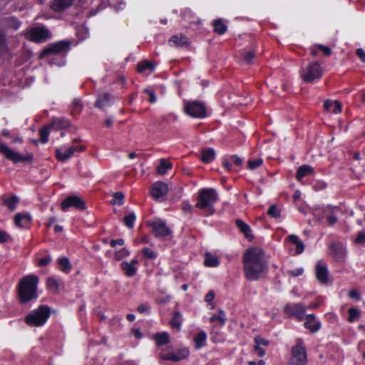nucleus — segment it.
<instances>
[{
  "mask_svg": "<svg viewBox=\"0 0 365 365\" xmlns=\"http://www.w3.org/2000/svg\"><path fill=\"white\" fill-rule=\"evenodd\" d=\"M70 207H74L79 210L86 209L84 201L79 197L76 195L67 197L61 203V210L67 211Z\"/></svg>",
  "mask_w": 365,
  "mask_h": 365,
  "instance_id": "13",
  "label": "nucleus"
},
{
  "mask_svg": "<svg viewBox=\"0 0 365 365\" xmlns=\"http://www.w3.org/2000/svg\"><path fill=\"white\" fill-rule=\"evenodd\" d=\"M150 309L149 305L146 304H141L138 307L137 310L140 314L146 313L149 314L150 313Z\"/></svg>",
  "mask_w": 365,
  "mask_h": 365,
  "instance_id": "55",
  "label": "nucleus"
},
{
  "mask_svg": "<svg viewBox=\"0 0 365 365\" xmlns=\"http://www.w3.org/2000/svg\"><path fill=\"white\" fill-rule=\"evenodd\" d=\"M338 209L336 207H332L331 205H328L327 207H324L323 209V212L324 214H327V212H329L328 215H327V220L328 225L332 226L336 223L338 221V217L334 214V210Z\"/></svg>",
  "mask_w": 365,
  "mask_h": 365,
  "instance_id": "30",
  "label": "nucleus"
},
{
  "mask_svg": "<svg viewBox=\"0 0 365 365\" xmlns=\"http://www.w3.org/2000/svg\"><path fill=\"white\" fill-rule=\"evenodd\" d=\"M19 200V198L16 195H12L9 197H2V205L6 206L10 211H14Z\"/></svg>",
  "mask_w": 365,
  "mask_h": 365,
  "instance_id": "31",
  "label": "nucleus"
},
{
  "mask_svg": "<svg viewBox=\"0 0 365 365\" xmlns=\"http://www.w3.org/2000/svg\"><path fill=\"white\" fill-rule=\"evenodd\" d=\"M38 277L34 274L24 277L17 286L19 300L21 304H27L38 298Z\"/></svg>",
  "mask_w": 365,
  "mask_h": 365,
  "instance_id": "2",
  "label": "nucleus"
},
{
  "mask_svg": "<svg viewBox=\"0 0 365 365\" xmlns=\"http://www.w3.org/2000/svg\"><path fill=\"white\" fill-rule=\"evenodd\" d=\"M218 199L219 196L215 189L202 188L198 192L195 207L202 210L206 216H210L215 213L214 205Z\"/></svg>",
  "mask_w": 365,
  "mask_h": 365,
  "instance_id": "3",
  "label": "nucleus"
},
{
  "mask_svg": "<svg viewBox=\"0 0 365 365\" xmlns=\"http://www.w3.org/2000/svg\"><path fill=\"white\" fill-rule=\"evenodd\" d=\"M283 311L288 317L295 318L301 322L304 318L306 308L301 303H289L284 306Z\"/></svg>",
  "mask_w": 365,
  "mask_h": 365,
  "instance_id": "11",
  "label": "nucleus"
},
{
  "mask_svg": "<svg viewBox=\"0 0 365 365\" xmlns=\"http://www.w3.org/2000/svg\"><path fill=\"white\" fill-rule=\"evenodd\" d=\"M113 101V96L108 93H105L98 96L97 101L95 103V106L100 109H103L108 106H111Z\"/></svg>",
  "mask_w": 365,
  "mask_h": 365,
  "instance_id": "22",
  "label": "nucleus"
},
{
  "mask_svg": "<svg viewBox=\"0 0 365 365\" xmlns=\"http://www.w3.org/2000/svg\"><path fill=\"white\" fill-rule=\"evenodd\" d=\"M324 108L326 110L334 114H338L341 112V104L338 101H332L331 100H327L324 103Z\"/></svg>",
  "mask_w": 365,
  "mask_h": 365,
  "instance_id": "26",
  "label": "nucleus"
},
{
  "mask_svg": "<svg viewBox=\"0 0 365 365\" xmlns=\"http://www.w3.org/2000/svg\"><path fill=\"white\" fill-rule=\"evenodd\" d=\"M26 38L35 43H42L51 37V33L45 27H34L25 34Z\"/></svg>",
  "mask_w": 365,
  "mask_h": 365,
  "instance_id": "9",
  "label": "nucleus"
},
{
  "mask_svg": "<svg viewBox=\"0 0 365 365\" xmlns=\"http://www.w3.org/2000/svg\"><path fill=\"white\" fill-rule=\"evenodd\" d=\"M168 192V185L163 182H156L152 185L150 193L155 199L165 196Z\"/></svg>",
  "mask_w": 365,
  "mask_h": 365,
  "instance_id": "17",
  "label": "nucleus"
},
{
  "mask_svg": "<svg viewBox=\"0 0 365 365\" xmlns=\"http://www.w3.org/2000/svg\"><path fill=\"white\" fill-rule=\"evenodd\" d=\"M144 92L146 93L149 96V102L150 103H154L156 102V96L155 91L151 89H145Z\"/></svg>",
  "mask_w": 365,
  "mask_h": 365,
  "instance_id": "56",
  "label": "nucleus"
},
{
  "mask_svg": "<svg viewBox=\"0 0 365 365\" xmlns=\"http://www.w3.org/2000/svg\"><path fill=\"white\" fill-rule=\"evenodd\" d=\"M146 70H154V66L148 61H144L138 63V71L139 73H143Z\"/></svg>",
  "mask_w": 365,
  "mask_h": 365,
  "instance_id": "43",
  "label": "nucleus"
},
{
  "mask_svg": "<svg viewBox=\"0 0 365 365\" xmlns=\"http://www.w3.org/2000/svg\"><path fill=\"white\" fill-rule=\"evenodd\" d=\"M46 284L47 287L52 290L57 291L58 289V282L53 277H49L47 279Z\"/></svg>",
  "mask_w": 365,
  "mask_h": 365,
  "instance_id": "51",
  "label": "nucleus"
},
{
  "mask_svg": "<svg viewBox=\"0 0 365 365\" xmlns=\"http://www.w3.org/2000/svg\"><path fill=\"white\" fill-rule=\"evenodd\" d=\"M349 297L351 299H355L357 301L361 299V296L359 292L356 289L351 290L349 293Z\"/></svg>",
  "mask_w": 365,
  "mask_h": 365,
  "instance_id": "64",
  "label": "nucleus"
},
{
  "mask_svg": "<svg viewBox=\"0 0 365 365\" xmlns=\"http://www.w3.org/2000/svg\"><path fill=\"white\" fill-rule=\"evenodd\" d=\"M267 215L274 218H278L280 217V210L275 205H273L268 209Z\"/></svg>",
  "mask_w": 365,
  "mask_h": 365,
  "instance_id": "50",
  "label": "nucleus"
},
{
  "mask_svg": "<svg viewBox=\"0 0 365 365\" xmlns=\"http://www.w3.org/2000/svg\"><path fill=\"white\" fill-rule=\"evenodd\" d=\"M148 225L152 227L153 233L157 238H165L172 235V230L168 227L165 220L158 219L149 221Z\"/></svg>",
  "mask_w": 365,
  "mask_h": 365,
  "instance_id": "10",
  "label": "nucleus"
},
{
  "mask_svg": "<svg viewBox=\"0 0 365 365\" xmlns=\"http://www.w3.org/2000/svg\"><path fill=\"white\" fill-rule=\"evenodd\" d=\"M181 207L185 212H191L192 210V206L187 201L182 202Z\"/></svg>",
  "mask_w": 365,
  "mask_h": 365,
  "instance_id": "61",
  "label": "nucleus"
},
{
  "mask_svg": "<svg viewBox=\"0 0 365 365\" xmlns=\"http://www.w3.org/2000/svg\"><path fill=\"white\" fill-rule=\"evenodd\" d=\"M254 57L255 53L252 51H245L243 55V61L247 64H251Z\"/></svg>",
  "mask_w": 365,
  "mask_h": 365,
  "instance_id": "52",
  "label": "nucleus"
},
{
  "mask_svg": "<svg viewBox=\"0 0 365 365\" xmlns=\"http://www.w3.org/2000/svg\"><path fill=\"white\" fill-rule=\"evenodd\" d=\"M215 151L213 148H205L201 151V160L205 163H209L215 158Z\"/></svg>",
  "mask_w": 365,
  "mask_h": 365,
  "instance_id": "32",
  "label": "nucleus"
},
{
  "mask_svg": "<svg viewBox=\"0 0 365 365\" xmlns=\"http://www.w3.org/2000/svg\"><path fill=\"white\" fill-rule=\"evenodd\" d=\"M235 224L237 228L240 230V231L245 235V237L249 241H252L253 240L254 237L252 235L251 228L247 223H245L243 220L240 219H237L235 221Z\"/></svg>",
  "mask_w": 365,
  "mask_h": 365,
  "instance_id": "25",
  "label": "nucleus"
},
{
  "mask_svg": "<svg viewBox=\"0 0 365 365\" xmlns=\"http://www.w3.org/2000/svg\"><path fill=\"white\" fill-rule=\"evenodd\" d=\"M158 346L166 345L170 342V336L167 332L157 333L153 336Z\"/></svg>",
  "mask_w": 365,
  "mask_h": 365,
  "instance_id": "34",
  "label": "nucleus"
},
{
  "mask_svg": "<svg viewBox=\"0 0 365 365\" xmlns=\"http://www.w3.org/2000/svg\"><path fill=\"white\" fill-rule=\"evenodd\" d=\"M254 341L255 344L257 346H263L264 347L268 346L269 344V341L267 339L262 338L260 336H256L254 338Z\"/></svg>",
  "mask_w": 365,
  "mask_h": 365,
  "instance_id": "53",
  "label": "nucleus"
},
{
  "mask_svg": "<svg viewBox=\"0 0 365 365\" xmlns=\"http://www.w3.org/2000/svg\"><path fill=\"white\" fill-rule=\"evenodd\" d=\"M304 269L302 267L297 268L294 270H289L287 273L292 277H298L303 274Z\"/></svg>",
  "mask_w": 365,
  "mask_h": 365,
  "instance_id": "58",
  "label": "nucleus"
},
{
  "mask_svg": "<svg viewBox=\"0 0 365 365\" xmlns=\"http://www.w3.org/2000/svg\"><path fill=\"white\" fill-rule=\"evenodd\" d=\"M56 158L61 162H64L71 157V154L68 152V149L63 153L61 149L56 148L55 150Z\"/></svg>",
  "mask_w": 365,
  "mask_h": 365,
  "instance_id": "41",
  "label": "nucleus"
},
{
  "mask_svg": "<svg viewBox=\"0 0 365 365\" xmlns=\"http://www.w3.org/2000/svg\"><path fill=\"white\" fill-rule=\"evenodd\" d=\"M8 47L6 40V34L4 31L0 30V53L7 52Z\"/></svg>",
  "mask_w": 365,
  "mask_h": 365,
  "instance_id": "46",
  "label": "nucleus"
},
{
  "mask_svg": "<svg viewBox=\"0 0 365 365\" xmlns=\"http://www.w3.org/2000/svg\"><path fill=\"white\" fill-rule=\"evenodd\" d=\"M136 220V216L134 212H130V214L125 215L123 217V223L124 225L129 229H131L134 226L135 221Z\"/></svg>",
  "mask_w": 365,
  "mask_h": 365,
  "instance_id": "39",
  "label": "nucleus"
},
{
  "mask_svg": "<svg viewBox=\"0 0 365 365\" xmlns=\"http://www.w3.org/2000/svg\"><path fill=\"white\" fill-rule=\"evenodd\" d=\"M315 274L317 280L322 284H327L329 280V273L327 267L319 262L315 267Z\"/></svg>",
  "mask_w": 365,
  "mask_h": 365,
  "instance_id": "16",
  "label": "nucleus"
},
{
  "mask_svg": "<svg viewBox=\"0 0 365 365\" xmlns=\"http://www.w3.org/2000/svg\"><path fill=\"white\" fill-rule=\"evenodd\" d=\"M254 350L257 353V355L259 357L264 356L266 354L265 349L263 348V346H257L255 344Z\"/></svg>",
  "mask_w": 365,
  "mask_h": 365,
  "instance_id": "59",
  "label": "nucleus"
},
{
  "mask_svg": "<svg viewBox=\"0 0 365 365\" xmlns=\"http://www.w3.org/2000/svg\"><path fill=\"white\" fill-rule=\"evenodd\" d=\"M0 26L4 29L17 30L21 26V22L14 16L4 17L0 20Z\"/></svg>",
  "mask_w": 365,
  "mask_h": 365,
  "instance_id": "19",
  "label": "nucleus"
},
{
  "mask_svg": "<svg viewBox=\"0 0 365 365\" xmlns=\"http://www.w3.org/2000/svg\"><path fill=\"white\" fill-rule=\"evenodd\" d=\"M169 43L172 46L182 47L190 44L188 38L185 35H174L169 39Z\"/></svg>",
  "mask_w": 365,
  "mask_h": 365,
  "instance_id": "23",
  "label": "nucleus"
},
{
  "mask_svg": "<svg viewBox=\"0 0 365 365\" xmlns=\"http://www.w3.org/2000/svg\"><path fill=\"white\" fill-rule=\"evenodd\" d=\"M31 215L28 212L17 213L14 217L15 225L19 227H26L31 222Z\"/></svg>",
  "mask_w": 365,
  "mask_h": 365,
  "instance_id": "21",
  "label": "nucleus"
},
{
  "mask_svg": "<svg viewBox=\"0 0 365 365\" xmlns=\"http://www.w3.org/2000/svg\"><path fill=\"white\" fill-rule=\"evenodd\" d=\"M212 25L214 26V31L219 35L224 34L227 30V26L220 19H215Z\"/></svg>",
  "mask_w": 365,
  "mask_h": 365,
  "instance_id": "35",
  "label": "nucleus"
},
{
  "mask_svg": "<svg viewBox=\"0 0 365 365\" xmlns=\"http://www.w3.org/2000/svg\"><path fill=\"white\" fill-rule=\"evenodd\" d=\"M210 322H219L221 324H225L226 322L225 313L220 309L217 314H214L210 319Z\"/></svg>",
  "mask_w": 365,
  "mask_h": 365,
  "instance_id": "40",
  "label": "nucleus"
},
{
  "mask_svg": "<svg viewBox=\"0 0 365 365\" xmlns=\"http://www.w3.org/2000/svg\"><path fill=\"white\" fill-rule=\"evenodd\" d=\"M52 262V257L51 256H46L39 259L38 265L40 267H45L49 264Z\"/></svg>",
  "mask_w": 365,
  "mask_h": 365,
  "instance_id": "54",
  "label": "nucleus"
},
{
  "mask_svg": "<svg viewBox=\"0 0 365 365\" xmlns=\"http://www.w3.org/2000/svg\"><path fill=\"white\" fill-rule=\"evenodd\" d=\"M9 237L10 236L6 232L0 230V243L8 242Z\"/></svg>",
  "mask_w": 365,
  "mask_h": 365,
  "instance_id": "60",
  "label": "nucleus"
},
{
  "mask_svg": "<svg viewBox=\"0 0 365 365\" xmlns=\"http://www.w3.org/2000/svg\"><path fill=\"white\" fill-rule=\"evenodd\" d=\"M71 43L68 41H61L56 43L51 44L44 48L41 54L40 58H43L46 56L51 55H62L65 54L70 50Z\"/></svg>",
  "mask_w": 365,
  "mask_h": 365,
  "instance_id": "6",
  "label": "nucleus"
},
{
  "mask_svg": "<svg viewBox=\"0 0 365 365\" xmlns=\"http://www.w3.org/2000/svg\"><path fill=\"white\" fill-rule=\"evenodd\" d=\"M58 261L62 272L64 273L70 272L72 267L68 257H64L59 258Z\"/></svg>",
  "mask_w": 365,
  "mask_h": 365,
  "instance_id": "37",
  "label": "nucleus"
},
{
  "mask_svg": "<svg viewBox=\"0 0 365 365\" xmlns=\"http://www.w3.org/2000/svg\"><path fill=\"white\" fill-rule=\"evenodd\" d=\"M330 255L337 262H342L344 261L346 252L345 247L341 242H331L329 246Z\"/></svg>",
  "mask_w": 365,
  "mask_h": 365,
  "instance_id": "15",
  "label": "nucleus"
},
{
  "mask_svg": "<svg viewBox=\"0 0 365 365\" xmlns=\"http://www.w3.org/2000/svg\"><path fill=\"white\" fill-rule=\"evenodd\" d=\"M190 355V351L187 348H182L178 349L177 351L169 352L166 354H160V358L165 361H179L180 360L187 359Z\"/></svg>",
  "mask_w": 365,
  "mask_h": 365,
  "instance_id": "14",
  "label": "nucleus"
},
{
  "mask_svg": "<svg viewBox=\"0 0 365 365\" xmlns=\"http://www.w3.org/2000/svg\"><path fill=\"white\" fill-rule=\"evenodd\" d=\"M242 262L245 277L247 280L257 281L264 277L268 272L264 252L259 247L247 249L243 255Z\"/></svg>",
  "mask_w": 365,
  "mask_h": 365,
  "instance_id": "1",
  "label": "nucleus"
},
{
  "mask_svg": "<svg viewBox=\"0 0 365 365\" xmlns=\"http://www.w3.org/2000/svg\"><path fill=\"white\" fill-rule=\"evenodd\" d=\"M172 164L165 159H161L160 161V164L158 166L157 171L159 174L163 175L165 174L168 170L171 169Z\"/></svg>",
  "mask_w": 365,
  "mask_h": 365,
  "instance_id": "38",
  "label": "nucleus"
},
{
  "mask_svg": "<svg viewBox=\"0 0 365 365\" xmlns=\"http://www.w3.org/2000/svg\"><path fill=\"white\" fill-rule=\"evenodd\" d=\"M142 254L143 256L149 259H154L157 257L158 255L155 252L153 251L152 250L144 247L141 250Z\"/></svg>",
  "mask_w": 365,
  "mask_h": 365,
  "instance_id": "49",
  "label": "nucleus"
},
{
  "mask_svg": "<svg viewBox=\"0 0 365 365\" xmlns=\"http://www.w3.org/2000/svg\"><path fill=\"white\" fill-rule=\"evenodd\" d=\"M295 245H296V254L299 255L304 252V245L302 242V241L299 240V242H297V243Z\"/></svg>",
  "mask_w": 365,
  "mask_h": 365,
  "instance_id": "62",
  "label": "nucleus"
},
{
  "mask_svg": "<svg viewBox=\"0 0 365 365\" xmlns=\"http://www.w3.org/2000/svg\"><path fill=\"white\" fill-rule=\"evenodd\" d=\"M304 326L306 329H309L312 333H316L320 329L321 323L319 321H316L314 314H310L307 315Z\"/></svg>",
  "mask_w": 365,
  "mask_h": 365,
  "instance_id": "20",
  "label": "nucleus"
},
{
  "mask_svg": "<svg viewBox=\"0 0 365 365\" xmlns=\"http://www.w3.org/2000/svg\"><path fill=\"white\" fill-rule=\"evenodd\" d=\"M49 128H51V127L48 125L43 126L39 130V135L41 137L40 140L42 143H46L48 142V135H49V131H48Z\"/></svg>",
  "mask_w": 365,
  "mask_h": 365,
  "instance_id": "42",
  "label": "nucleus"
},
{
  "mask_svg": "<svg viewBox=\"0 0 365 365\" xmlns=\"http://www.w3.org/2000/svg\"><path fill=\"white\" fill-rule=\"evenodd\" d=\"M182 323V316L180 312H175L173 314V319H171L170 324V326L173 328L180 330L181 328V325Z\"/></svg>",
  "mask_w": 365,
  "mask_h": 365,
  "instance_id": "36",
  "label": "nucleus"
},
{
  "mask_svg": "<svg viewBox=\"0 0 365 365\" xmlns=\"http://www.w3.org/2000/svg\"><path fill=\"white\" fill-rule=\"evenodd\" d=\"M355 242L365 245V233L362 232H359L355 240Z\"/></svg>",
  "mask_w": 365,
  "mask_h": 365,
  "instance_id": "63",
  "label": "nucleus"
},
{
  "mask_svg": "<svg viewBox=\"0 0 365 365\" xmlns=\"http://www.w3.org/2000/svg\"><path fill=\"white\" fill-rule=\"evenodd\" d=\"M205 266L207 267H216L220 264V260L216 255L207 252L205 254Z\"/></svg>",
  "mask_w": 365,
  "mask_h": 365,
  "instance_id": "29",
  "label": "nucleus"
},
{
  "mask_svg": "<svg viewBox=\"0 0 365 365\" xmlns=\"http://www.w3.org/2000/svg\"><path fill=\"white\" fill-rule=\"evenodd\" d=\"M138 264V261L135 259H132L130 262L124 261L120 263V268L124 271L126 276L131 277L136 274V265Z\"/></svg>",
  "mask_w": 365,
  "mask_h": 365,
  "instance_id": "18",
  "label": "nucleus"
},
{
  "mask_svg": "<svg viewBox=\"0 0 365 365\" xmlns=\"http://www.w3.org/2000/svg\"><path fill=\"white\" fill-rule=\"evenodd\" d=\"M50 315V308L46 305H41L26 317L25 322L31 327H41L46 323Z\"/></svg>",
  "mask_w": 365,
  "mask_h": 365,
  "instance_id": "4",
  "label": "nucleus"
},
{
  "mask_svg": "<svg viewBox=\"0 0 365 365\" xmlns=\"http://www.w3.org/2000/svg\"><path fill=\"white\" fill-rule=\"evenodd\" d=\"M314 173V168L309 165H303L300 166L296 173V179L297 181H301L304 177Z\"/></svg>",
  "mask_w": 365,
  "mask_h": 365,
  "instance_id": "27",
  "label": "nucleus"
},
{
  "mask_svg": "<svg viewBox=\"0 0 365 365\" xmlns=\"http://www.w3.org/2000/svg\"><path fill=\"white\" fill-rule=\"evenodd\" d=\"M348 321L349 322H354L355 319L360 316V311L355 307H351L348 309Z\"/></svg>",
  "mask_w": 365,
  "mask_h": 365,
  "instance_id": "45",
  "label": "nucleus"
},
{
  "mask_svg": "<svg viewBox=\"0 0 365 365\" xmlns=\"http://www.w3.org/2000/svg\"><path fill=\"white\" fill-rule=\"evenodd\" d=\"M307 348L302 339H297L296 345L292 348V357L289 365H307Z\"/></svg>",
  "mask_w": 365,
  "mask_h": 365,
  "instance_id": "5",
  "label": "nucleus"
},
{
  "mask_svg": "<svg viewBox=\"0 0 365 365\" xmlns=\"http://www.w3.org/2000/svg\"><path fill=\"white\" fill-rule=\"evenodd\" d=\"M0 153H2L7 159L11 160L14 163L20 162L31 163L34 159L32 154L29 153L25 156L13 150L6 144L0 141Z\"/></svg>",
  "mask_w": 365,
  "mask_h": 365,
  "instance_id": "7",
  "label": "nucleus"
},
{
  "mask_svg": "<svg viewBox=\"0 0 365 365\" xmlns=\"http://www.w3.org/2000/svg\"><path fill=\"white\" fill-rule=\"evenodd\" d=\"M185 111L187 115L193 118H202L206 116L205 104L197 101L188 102L185 107Z\"/></svg>",
  "mask_w": 365,
  "mask_h": 365,
  "instance_id": "12",
  "label": "nucleus"
},
{
  "mask_svg": "<svg viewBox=\"0 0 365 365\" xmlns=\"http://www.w3.org/2000/svg\"><path fill=\"white\" fill-rule=\"evenodd\" d=\"M75 0H53L51 9L55 11H62L72 6Z\"/></svg>",
  "mask_w": 365,
  "mask_h": 365,
  "instance_id": "24",
  "label": "nucleus"
},
{
  "mask_svg": "<svg viewBox=\"0 0 365 365\" xmlns=\"http://www.w3.org/2000/svg\"><path fill=\"white\" fill-rule=\"evenodd\" d=\"M207 334L204 331L198 332L194 337L195 348L200 349L206 344Z\"/></svg>",
  "mask_w": 365,
  "mask_h": 365,
  "instance_id": "33",
  "label": "nucleus"
},
{
  "mask_svg": "<svg viewBox=\"0 0 365 365\" xmlns=\"http://www.w3.org/2000/svg\"><path fill=\"white\" fill-rule=\"evenodd\" d=\"M49 126L56 130L66 129L70 126V122L64 118H57L52 120Z\"/></svg>",
  "mask_w": 365,
  "mask_h": 365,
  "instance_id": "28",
  "label": "nucleus"
},
{
  "mask_svg": "<svg viewBox=\"0 0 365 365\" xmlns=\"http://www.w3.org/2000/svg\"><path fill=\"white\" fill-rule=\"evenodd\" d=\"M85 149H86V147L84 145L71 146L69 148H68V152L72 156L75 152L83 151Z\"/></svg>",
  "mask_w": 365,
  "mask_h": 365,
  "instance_id": "57",
  "label": "nucleus"
},
{
  "mask_svg": "<svg viewBox=\"0 0 365 365\" xmlns=\"http://www.w3.org/2000/svg\"><path fill=\"white\" fill-rule=\"evenodd\" d=\"M130 255V252L123 247L120 250L115 252L114 255V259L117 261H120L123 258L128 257Z\"/></svg>",
  "mask_w": 365,
  "mask_h": 365,
  "instance_id": "48",
  "label": "nucleus"
},
{
  "mask_svg": "<svg viewBox=\"0 0 365 365\" xmlns=\"http://www.w3.org/2000/svg\"><path fill=\"white\" fill-rule=\"evenodd\" d=\"M113 200L111 201L112 204H118V205H122L123 204L124 195L121 192H116L113 194Z\"/></svg>",
  "mask_w": 365,
  "mask_h": 365,
  "instance_id": "47",
  "label": "nucleus"
},
{
  "mask_svg": "<svg viewBox=\"0 0 365 365\" xmlns=\"http://www.w3.org/2000/svg\"><path fill=\"white\" fill-rule=\"evenodd\" d=\"M322 70L321 66L317 63H311L302 71L301 76L305 83H312L315 79L321 78Z\"/></svg>",
  "mask_w": 365,
  "mask_h": 365,
  "instance_id": "8",
  "label": "nucleus"
},
{
  "mask_svg": "<svg viewBox=\"0 0 365 365\" xmlns=\"http://www.w3.org/2000/svg\"><path fill=\"white\" fill-rule=\"evenodd\" d=\"M263 163V160L261 158L256 159H250L248 160L247 168L251 170H255L259 166H261Z\"/></svg>",
  "mask_w": 365,
  "mask_h": 365,
  "instance_id": "44",
  "label": "nucleus"
}]
</instances>
